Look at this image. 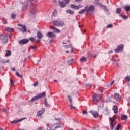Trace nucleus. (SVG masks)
<instances>
[{"instance_id":"1","label":"nucleus","mask_w":130,"mask_h":130,"mask_svg":"<svg viewBox=\"0 0 130 130\" xmlns=\"http://www.w3.org/2000/svg\"><path fill=\"white\" fill-rule=\"evenodd\" d=\"M115 115H114V116L112 118H109L110 121V129L111 130H113V129L115 127V125H116V122L115 121L116 118L115 117Z\"/></svg>"},{"instance_id":"2","label":"nucleus","mask_w":130,"mask_h":130,"mask_svg":"<svg viewBox=\"0 0 130 130\" xmlns=\"http://www.w3.org/2000/svg\"><path fill=\"white\" fill-rule=\"evenodd\" d=\"M52 23L54 26L57 27H63L65 25L64 22L60 20H53Z\"/></svg>"},{"instance_id":"3","label":"nucleus","mask_w":130,"mask_h":130,"mask_svg":"<svg viewBox=\"0 0 130 130\" xmlns=\"http://www.w3.org/2000/svg\"><path fill=\"white\" fill-rule=\"evenodd\" d=\"M45 92H43L39 94H37L36 96L32 98L31 101H35V100H38V99H40L42 98V97H44L46 95Z\"/></svg>"},{"instance_id":"4","label":"nucleus","mask_w":130,"mask_h":130,"mask_svg":"<svg viewBox=\"0 0 130 130\" xmlns=\"http://www.w3.org/2000/svg\"><path fill=\"white\" fill-rule=\"evenodd\" d=\"M92 100L95 102H99V101L101 100V95L100 94H98V93L94 94L92 96Z\"/></svg>"},{"instance_id":"5","label":"nucleus","mask_w":130,"mask_h":130,"mask_svg":"<svg viewBox=\"0 0 130 130\" xmlns=\"http://www.w3.org/2000/svg\"><path fill=\"white\" fill-rule=\"evenodd\" d=\"M123 48H124V46L123 44H120V45L118 46L116 49H114L116 53H118V52H122L123 51Z\"/></svg>"},{"instance_id":"6","label":"nucleus","mask_w":130,"mask_h":130,"mask_svg":"<svg viewBox=\"0 0 130 130\" xmlns=\"http://www.w3.org/2000/svg\"><path fill=\"white\" fill-rule=\"evenodd\" d=\"M0 40H2V43L3 44H6L9 41L7 35H0Z\"/></svg>"},{"instance_id":"7","label":"nucleus","mask_w":130,"mask_h":130,"mask_svg":"<svg viewBox=\"0 0 130 130\" xmlns=\"http://www.w3.org/2000/svg\"><path fill=\"white\" fill-rule=\"evenodd\" d=\"M48 126L47 128L48 130H55L59 127V126H57V124H48Z\"/></svg>"},{"instance_id":"8","label":"nucleus","mask_w":130,"mask_h":130,"mask_svg":"<svg viewBox=\"0 0 130 130\" xmlns=\"http://www.w3.org/2000/svg\"><path fill=\"white\" fill-rule=\"evenodd\" d=\"M44 112H45V109L42 108L41 110H39L37 112V117H41V116L43 115Z\"/></svg>"},{"instance_id":"9","label":"nucleus","mask_w":130,"mask_h":130,"mask_svg":"<svg viewBox=\"0 0 130 130\" xmlns=\"http://www.w3.org/2000/svg\"><path fill=\"white\" fill-rule=\"evenodd\" d=\"M66 2V3L63 2V1H59V5L61 8H64L66 7V4H69L70 3V1L71 0H63Z\"/></svg>"},{"instance_id":"10","label":"nucleus","mask_w":130,"mask_h":130,"mask_svg":"<svg viewBox=\"0 0 130 130\" xmlns=\"http://www.w3.org/2000/svg\"><path fill=\"white\" fill-rule=\"evenodd\" d=\"M87 13H89V12H93V11H95V6L94 5H90L89 8L86 7Z\"/></svg>"},{"instance_id":"11","label":"nucleus","mask_w":130,"mask_h":130,"mask_svg":"<svg viewBox=\"0 0 130 130\" xmlns=\"http://www.w3.org/2000/svg\"><path fill=\"white\" fill-rule=\"evenodd\" d=\"M46 36L49 38H55L56 35L53 32H49L46 34Z\"/></svg>"},{"instance_id":"12","label":"nucleus","mask_w":130,"mask_h":130,"mask_svg":"<svg viewBox=\"0 0 130 130\" xmlns=\"http://www.w3.org/2000/svg\"><path fill=\"white\" fill-rule=\"evenodd\" d=\"M28 42H29V40L24 39L23 40H20L19 41V44L21 45H23L24 44H27V43H28Z\"/></svg>"},{"instance_id":"13","label":"nucleus","mask_w":130,"mask_h":130,"mask_svg":"<svg viewBox=\"0 0 130 130\" xmlns=\"http://www.w3.org/2000/svg\"><path fill=\"white\" fill-rule=\"evenodd\" d=\"M18 26L22 27V28H19L20 31H21V32H23V33L27 32V27H26V26H23L22 24H18Z\"/></svg>"},{"instance_id":"14","label":"nucleus","mask_w":130,"mask_h":130,"mask_svg":"<svg viewBox=\"0 0 130 130\" xmlns=\"http://www.w3.org/2000/svg\"><path fill=\"white\" fill-rule=\"evenodd\" d=\"M70 7L72 9H74V10H79V9H81V8H82V5H78L77 6H76L72 4L70 5Z\"/></svg>"},{"instance_id":"15","label":"nucleus","mask_w":130,"mask_h":130,"mask_svg":"<svg viewBox=\"0 0 130 130\" xmlns=\"http://www.w3.org/2000/svg\"><path fill=\"white\" fill-rule=\"evenodd\" d=\"M24 119H25V118H23L21 119H19L18 120H15L13 121H11V123H12V124H16V123H18L19 122H21V121H23V120H24Z\"/></svg>"},{"instance_id":"16","label":"nucleus","mask_w":130,"mask_h":130,"mask_svg":"<svg viewBox=\"0 0 130 130\" xmlns=\"http://www.w3.org/2000/svg\"><path fill=\"white\" fill-rule=\"evenodd\" d=\"M50 28L52 29V30H53L55 33H60V30L58 29V28L55 27V26H50Z\"/></svg>"},{"instance_id":"17","label":"nucleus","mask_w":130,"mask_h":130,"mask_svg":"<svg viewBox=\"0 0 130 130\" xmlns=\"http://www.w3.org/2000/svg\"><path fill=\"white\" fill-rule=\"evenodd\" d=\"M90 113L92 114L93 116L95 117V118H98L99 114L98 112L94 111H91Z\"/></svg>"},{"instance_id":"18","label":"nucleus","mask_w":130,"mask_h":130,"mask_svg":"<svg viewBox=\"0 0 130 130\" xmlns=\"http://www.w3.org/2000/svg\"><path fill=\"white\" fill-rule=\"evenodd\" d=\"M114 96L117 101H119V100H120L121 98L119 93H114Z\"/></svg>"},{"instance_id":"19","label":"nucleus","mask_w":130,"mask_h":130,"mask_svg":"<svg viewBox=\"0 0 130 130\" xmlns=\"http://www.w3.org/2000/svg\"><path fill=\"white\" fill-rule=\"evenodd\" d=\"M66 48H71V51L72 53L73 51H74V47H73V45L72 44H70L69 45H66L64 46Z\"/></svg>"},{"instance_id":"20","label":"nucleus","mask_w":130,"mask_h":130,"mask_svg":"<svg viewBox=\"0 0 130 130\" xmlns=\"http://www.w3.org/2000/svg\"><path fill=\"white\" fill-rule=\"evenodd\" d=\"M5 31H7V32H14V28L7 27L5 28Z\"/></svg>"},{"instance_id":"21","label":"nucleus","mask_w":130,"mask_h":130,"mask_svg":"<svg viewBox=\"0 0 130 130\" xmlns=\"http://www.w3.org/2000/svg\"><path fill=\"white\" fill-rule=\"evenodd\" d=\"M37 36L39 39H41L43 37V35L40 31H39L37 34Z\"/></svg>"},{"instance_id":"22","label":"nucleus","mask_w":130,"mask_h":130,"mask_svg":"<svg viewBox=\"0 0 130 130\" xmlns=\"http://www.w3.org/2000/svg\"><path fill=\"white\" fill-rule=\"evenodd\" d=\"M5 52H6L5 57L11 56V55L12 54V52L10 50H6Z\"/></svg>"},{"instance_id":"23","label":"nucleus","mask_w":130,"mask_h":130,"mask_svg":"<svg viewBox=\"0 0 130 130\" xmlns=\"http://www.w3.org/2000/svg\"><path fill=\"white\" fill-rule=\"evenodd\" d=\"M0 62H1V63H9V62H10V60H7V61H6L5 60V59H0Z\"/></svg>"},{"instance_id":"24","label":"nucleus","mask_w":130,"mask_h":130,"mask_svg":"<svg viewBox=\"0 0 130 130\" xmlns=\"http://www.w3.org/2000/svg\"><path fill=\"white\" fill-rule=\"evenodd\" d=\"M121 119L122 120H126L127 119V116L123 114L121 115Z\"/></svg>"},{"instance_id":"25","label":"nucleus","mask_w":130,"mask_h":130,"mask_svg":"<svg viewBox=\"0 0 130 130\" xmlns=\"http://www.w3.org/2000/svg\"><path fill=\"white\" fill-rule=\"evenodd\" d=\"M57 15V11L56 9H54V12L52 13V17H55Z\"/></svg>"},{"instance_id":"26","label":"nucleus","mask_w":130,"mask_h":130,"mask_svg":"<svg viewBox=\"0 0 130 130\" xmlns=\"http://www.w3.org/2000/svg\"><path fill=\"white\" fill-rule=\"evenodd\" d=\"M113 110L114 113H115V114L117 113V112H118V108L116 106H114Z\"/></svg>"},{"instance_id":"27","label":"nucleus","mask_w":130,"mask_h":130,"mask_svg":"<svg viewBox=\"0 0 130 130\" xmlns=\"http://www.w3.org/2000/svg\"><path fill=\"white\" fill-rule=\"evenodd\" d=\"M124 9L126 11V12H129L130 11V6H126L124 7Z\"/></svg>"},{"instance_id":"28","label":"nucleus","mask_w":130,"mask_h":130,"mask_svg":"<svg viewBox=\"0 0 130 130\" xmlns=\"http://www.w3.org/2000/svg\"><path fill=\"white\" fill-rule=\"evenodd\" d=\"M36 12H37L36 8H33L30 10V13L32 14V15L36 14Z\"/></svg>"},{"instance_id":"29","label":"nucleus","mask_w":130,"mask_h":130,"mask_svg":"<svg viewBox=\"0 0 130 130\" xmlns=\"http://www.w3.org/2000/svg\"><path fill=\"white\" fill-rule=\"evenodd\" d=\"M66 13H69L70 15H74L75 14V12L74 11L71 10H68L66 11Z\"/></svg>"},{"instance_id":"30","label":"nucleus","mask_w":130,"mask_h":130,"mask_svg":"<svg viewBox=\"0 0 130 130\" xmlns=\"http://www.w3.org/2000/svg\"><path fill=\"white\" fill-rule=\"evenodd\" d=\"M80 61H83L84 62H86V61H87V58H86V57H82L80 59Z\"/></svg>"},{"instance_id":"31","label":"nucleus","mask_w":130,"mask_h":130,"mask_svg":"<svg viewBox=\"0 0 130 130\" xmlns=\"http://www.w3.org/2000/svg\"><path fill=\"white\" fill-rule=\"evenodd\" d=\"M87 12L86 8L85 9H82L79 12V14H84V12Z\"/></svg>"},{"instance_id":"32","label":"nucleus","mask_w":130,"mask_h":130,"mask_svg":"<svg viewBox=\"0 0 130 130\" xmlns=\"http://www.w3.org/2000/svg\"><path fill=\"white\" fill-rule=\"evenodd\" d=\"M125 81H127V82H130V76L129 75H127L125 77Z\"/></svg>"},{"instance_id":"33","label":"nucleus","mask_w":130,"mask_h":130,"mask_svg":"<svg viewBox=\"0 0 130 130\" xmlns=\"http://www.w3.org/2000/svg\"><path fill=\"white\" fill-rule=\"evenodd\" d=\"M16 76H17V77H19V78H23V76L22 75H20V73H19V72H16Z\"/></svg>"},{"instance_id":"34","label":"nucleus","mask_w":130,"mask_h":130,"mask_svg":"<svg viewBox=\"0 0 130 130\" xmlns=\"http://www.w3.org/2000/svg\"><path fill=\"white\" fill-rule=\"evenodd\" d=\"M121 12V8H119L117 9L116 10L117 14H119V13H120Z\"/></svg>"},{"instance_id":"35","label":"nucleus","mask_w":130,"mask_h":130,"mask_svg":"<svg viewBox=\"0 0 130 130\" xmlns=\"http://www.w3.org/2000/svg\"><path fill=\"white\" fill-rule=\"evenodd\" d=\"M10 81L12 87H14V86H15V83H14V81L12 80V79H10Z\"/></svg>"},{"instance_id":"36","label":"nucleus","mask_w":130,"mask_h":130,"mask_svg":"<svg viewBox=\"0 0 130 130\" xmlns=\"http://www.w3.org/2000/svg\"><path fill=\"white\" fill-rule=\"evenodd\" d=\"M67 97L69 99V101L70 102V104H72V98H71V96L70 95H68Z\"/></svg>"},{"instance_id":"37","label":"nucleus","mask_w":130,"mask_h":130,"mask_svg":"<svg viewBox=\"0 0 130 130\" xmlns=\"http://www.w3.org/2000/svg\"><path fill=\"white\" fill-rule=\"evenodd\" d=\"M113 25L112 24H109L106 26V28H113Z\"/></svg>"},{"instance_id":"38","label":"nucleus","mask_w":130,"mask_h":130,"mask_svg":"<svg viewBox=\"0 0 130 130\" xmlns=\"http://www.w3.org/2000/svg\"><path fill=\"white\" fill-rule=\"evenodd\" d=\"M70 108L71 109H74L75 110V109H76V107H74V106H73V104H70Z\"/></svg>"},{"instance_id":"39","label":"nucleus","mask_w":130,"mask_h":130,"mask_svg":"<svg viewBox=\"0 0 130 130\" xmlns=\"http://www.w3.org/2000/svg\"><path fill=\"white\" fill-rule=\"evenodd\" d=\"M104 107V104L102 103H100V106L99 107V109L102 108Z\"/></svg>"},{"instance_id":"40","label":"nucleus","mask_w":130,"mask_h":130,"mask_svg":"<svg viewBox=\"0 0 130 130\" xmlns=\"http://www.w3.org/2000/svg\"><path fill=\"white\" fill-rule=\"evenodd\" d=\"M121 17H122V18L124 19V20H126V19H127V16L125 15H121Z\"/></svg>"},{"instance_id":"41","label":"nucleus","mask_w":130,"mask_h":130,"mask_svg":"<svg viewBox=\"0 0 130 130\" xmlns=\"http://www.w3.org/2000/svg\"><path fill=\"white\" fill-rule=\"evenodd\" d=\"M33 86H34V87H37V86H38V81L35 82L33 84Z\"/></svg>"},{"instance_id":"42","label":"nucleus","mask_w":130,"mask_h":130,"mask_svg":"<svg viewBox=\"0 0 130 130\" xmlns=\"http://www.w3.org/2000/svg\"><path fill=\"white\" fill-rule=\"evenodd\" d=\"M82 114L84 115L86 114L87 115V114H88V112H87L86 110H83Z\"/></svg>"},{"instance_id":"43","label":"nucleus","mask_w":130,"mask_h":130,"mask_svg":"<svg viewBox=\"0 0 130 130\" xmlns=\"http://www.w3.org/2000/svg\"><path fill=\"white\" fill-rule=\"evenodd\" d=\"M11 18H12V19H16V15L12 14L11 15Z\"/></svg>"},{"instance_id":"44","label":"nucleus","mask_w":130,"mask_h":130,"mask_svg":"<svg viewBox=\"0 0 130 130\" xmlns=\"http://www.w3.org/2000/svg\"><path fill=\"white\" fill-rule=\"evenodd\" d=\"M121 126V125H120V124H118L116 128L117 129H118V130H119V129L120 128Z\"/></svg>"},{"instance_id":"45","label":"nucleus","mask_w":130,"mask_h":130,"mask_svg":"<svg viewBox=\"0 0 130 130\" xmlns=\"http://www.w3.org/2000/svg\"><path fill=\"white\" fill-rule=\"evenodd\" d=\"M30 48H31V49H36V48H37V47L34 46H31Z\"/></svg>"},{"instance_id":"46","label":"nucleus","mask_w":130,"mask_h":130,"mask_svg":"<svg viewBox=\"0 0 130 130\" xmlns=\"http://www.w3.org/2000/svg\"><path fill=\"white\" fill-rule=\"evenodd\" d=\"M104 112H108V108L106 107L104 110Z\"/></svg>"},{"instance_id":"47","label":"nucleus","mask_w":130,"mask_h":130,"mask_svg":"<svg viewBox=\"0 0 130 130\" xmlns=\"http://www.w3.org/2000/svg\"><path fill=\"white\" fill-rule=\"evenodd\" d=\"M6 36H7V37H8H8H9V38H12L13 35H12V34H10L9 35H7Z\"/></svg>"},{"instance_id":"48","label":"nucleus","mask_w":130,"mask_h":130,"mask_svg":"<svg viewBox=\"0 0 130 130\" xmlns=\"http://www.w3.org/2000/svg\"><path fill=\"white\" fill-rule=\"evenodd\" d=\"M73 61H74V59H72L71 60H70L68 62L69 63H72L73 62Z\"/></svg>"},{"instance_id":"49","label":"nucleus","mask_w":130,"mask_h":130,"mask_svg":"<svg viewBox=\"0 0 130 130\" xmlns=\"http://www.w3.org/2000/svg\"><path fill=\"white\" fill-rule=\"evenodd\" d=\"M35 39H34V38L33 37H31L29 40H30V41H34Z\"/></svg>"},{"instance_id":"50","label":"nucleus","mask_w":130,"mask_h":130,"mask_svg":"<svg viewBox=\"0 0 130 130\" xmlns=\"http://www.w3.org/2000/svg\"><path fill=\"white\" fill-rule=\"evenodd\" d=\"M113 84H114V80H113V81H112L110 84V86H112L113 85Z\"/></svg>"},{"instance_id":"51","label":"nucleus","mask_w":130,"mask_h":130,"mask_svg":"<svg viewBox=\"0 0 130 130\" xmlns=\"http://www.w3.org/2000/svg\"><path fill=\"white\" fill-rule=\"evenodd\" d=\"M45 106H47V101H46V99L45 100Z\"/></svg>"},{"instance_id":"52","label":"nucleus","mask_w":130,"mask_h":130,"mask_svg":"<svg viewBox=\"0 0 130 130\" xmlns=\"http://www.w3.org/2000/svg\"><path fill=\"white\" fill-rule=\"evenodd\" d=\"M55 120H57V121H59V120H61V118H55Z\"/></svg>"},{"instance_id":"53","label":"nucleus","mask_w":130,"mask_h":130,"mask_svg":"<svg viewBox=\"0 0 130 130\" xmlns=\"http://www.w3.org/2000/svg\"><path fill=\"white\" fill-rule=\"evenodd\" d=\"M54 3H55V4H56V3H57L58 2H59V0H53Z\"/></svg>"},{"instance_id":"54","label":"nucleus","mask_w":130,"mask_h":130,"mask_svg":"<svg viewBox=\"0 0 130 130\" xmlns=\"http://www.w3.org/2000/svg\"><path fill=\"white\" fill-rule=\"evenodd\" d=\"M2 110L4 111V112H7V110L5 108L2 109Z\"/></svg>"},{"instance_id":"55","label":"nucleus","mask_w":130,"mask_h":130,"mask_svg":"<svg viewBox=\"0 0 130 130\" xmlns=\"http://www.w3.org/2000/svg\"><path fill=\"white\" fill-rule=\"evenodd\" d=\"M11 70H12V71H16V68H12L11 69Z\"/></svg>"},{"instance_id":"56","label":"nucleus","mask_w":130,"mask_h":130,"mask_svg":"<svg viewBox=\"0 0 130 130\" xmlns=\"http://www.w3.org/2000/svg\"><path fill=\"white\" fill-rule=\"evenodd\" d=\"M40 41V40H38L36 41V43H38V42H39Z\"/></svg>"},{"instance_id":"57","label":"nucleus","mask_w":130,"mask_h":130,"mask_svg":"<svg viewBox=\"0 0 130 130\" xmlns=\"http://www.w3.org/2000/svg\"><path fill=\"white\" fill-rule=\"evenodd\" d=\"M100 92H101V93H103V90H100Z\"/></svg>"},{"instance_id":"58","label":"nucleus","mask_w":130,"mask_h":130,"mask_svg":"<svg viewBox=\"0 0 130 130\" xmlns=\"http://www.w3.org/2000/svg\"><path fill=\"white\" fill-rule=\"evenodd\" d=\"M79 28H82L83 27V25H79Z\"/></svg>"},{"instance_id":"59","label":"nucleus","mask_w":130,"mask_h":130,"mask_svg":"<svg viewBox=\"0 0 130 130\" xmlns=\"http://www.w3.org/2000/svg\"><path fill=\"white\" fill-rule=\"evenodd\" d=\"M82 1V0H75V2H80V1Z\"/></svg>"},{"instance_id":"60","label":"nucleus","mask_w":130,"mask_h":130,"mask_svg":"<svg viewBox=\"0 0 130 130\" xmlns=\"http://www.w3.org/2000/svg\"><path fill=\"white\" fill-rule=\"evenodd\" d=\"M66 53H69V52H70L69 51H66Z\"/></svg>"},{"instance_id":"61","label":"nucleus","mask_w":130,"mask_h":130,"mask_svg":"<svg viewBox=\"0 0 130 130\" xmlns=\"http://www.w3.org/2000/svg\"><path fill=\"white\" fill-rule=\"evenodd\" d=\"M4 24H7V22H6V21L4 22Z\"/></svg>"},{"instance_id":"62","label":"nucleus","mask_w":130,"mask_h":130,"mask_svg":"<svg viewBox=\"0 0 130 130\" xmlns=\"http://www.w3.org/2000/svg\"><path fill=\"white\" fill-rule=\"evenodd\" d=\"M39 129L41 130V129H42V128H39Z\"/></svg>"},{"instance_id":"63","label":"nucleus","mask_w":130,"mask_h":130,"mask_svg":"<svg viewBox=\"0 0 130 130\" xmlns=\"http://www.w3.org/2000/svg\"><path fill=\"white\" fill-rule=\"evenodd\" d=\"M70 130H74V129H73V128H71V129H70Z\"/></svg>"},{"instance_id":"64","label":"nucleus","mask_w":130,"mask_h":130,"mask_svg":"<svg viewBox=\"0 0 130 130\" xmlns=\"http://www.w3.org/2000/svg\"><path fill=\"white\" fill-rule=\"evenodd\" d=\"M115 130H119L118 129H117L116 128H115Z\"/></svg>"}]
</instances>
